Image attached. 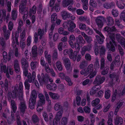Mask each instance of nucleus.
<instances>
[{
  "mask_svg": "<svg viewBox=\"0 0 125 125\" xmlns=\"http://www.w3.org/2000/svg\"><path fill=\"white\" fill-rule=\"evenodd\" d=\"M11 104V108L12 109V111L14 113L16 112L17 107V105L15 102L13 100H11L10 101Z\"/></svg>",
  "mask_w": 125,
  "mask_h": 125,
  "instance_id": "18",
  "label": "nucleus"
},
{
  "mask_svg": "<svg viewBox=\"0 0 125 125\" xmlns=\"http://www.w3.org/2000/svg\"><path fill=\"white\" fill-rule=\"evenodd\" d=\"M47 89L52 91H55L56 89L57 86L55 83H50L46 86Z\"/></svg>",
  "mask_w": 125,
  "mask_h": 125,
  "instance_id": "19",
  "label": "nucleus"
},
{
  "mask_svg": "<svg viewBox=\"0 0 125 125\" xmlns=\"http://www.w3.org/2000/svg\"><path fill=\"white\" fill-rule=\"evenodd\" d=\"M115 125H121L123 123V120L121 117L117 116L114 119Z\"/></svg>",
  "mask_w": 125,
  "mask_h": 125,
  "instance_id": "12",
  "label": "nucleus"
},
{
  "mask_svg": "<svg viewBox=\"0 0 125 125\" xmlns=\"http://www.w3.org/2000/svg\"><path fill=\"white\" fill-rule=\"evenodd\" d=\"M31 67L32 70H34L38 66L39 63L37 62H32L31 63Z\"/></svg>",
  "mask_w": 125,
  "mask_h": 125,
  "instance_id": "30",
  "label": "nucleus"
},
{
  "mask_svg": "<svg viewBox=\"0 0 125 125\" xmlns=\"http://www.w3.org/2000/svg\"><path fill=\"white\" fill-rule=\"evenodd\" d=\"M14 66L15 72L16 73L19 72L20 71V68L19 61L18 60L16 59L14 60Z\"/></svg>",
  "mask_w": 125,
  "mask_h": 125,
  "instance_id": "22",
  "label": "nucleus"
},
{
  "mask_svg": "<svg viewBox=\"0 0 125 125\" xmlns=\"http://www.w3.org/2000/svg\"><path fill=\"white\" fill-rule=\"evenodd\" d=\"M85 31H86V32L89 35H92L93 32V30L91 29H90L87 26L86 29L85 30Z\"/></svg>",
  "mask_w": 125,
  "mask_h": 125,
  "instance_id": "49",
  "label": "nucleus"
},
{
  "mask_svg": "<svg viewBox=\"0 0 125 125\" xmlns=\"http://www.w3.org/2000/svg\"><path fill=\"white\" fill-rule=\"evenodd\" d=\"M32 118V121L33 123H35L39 122V119L36 115H33Z\"/></svg>",
  "mask_w": 125,
  "mask_h": 125,
  "instance_id": "35",
  "label": "nucleus"
},
{
  "mask_svg": "<svg viewBox=\"0 0 125 125\" xmlns=\"http://www.w3.org/2000/svg\"><path fill=\"white\" fill-rule=\"evenodd\" d=\"M23 69V75L25 77H27L28 74V68H22Z\"/></svg>",
  "mask_w": 125,
  "mask_h": 125,
  "instance_id": "59",
  "label": "nucleus"
},
{
  "mask_svg": "<svg viewBox=\"0 0 125 125\" xmlns=\"http://www.w3.org/2000/svg\"><path fill=\"white\" fill-rule=\"evenodd\" d=\"M67 118L66 117H63L62 119L61 124L62 125H66L67 123Z\"/></svg>",
  "mask_w": 125,
  "mask_h": 125,
  "instance_id": "56",
  "label": "nucleus"
},
{
  "mask_svg": "<svg viewBox=\"0 0 125 125\" xmlns=\"http://www.w3.org/2000/svg\"><path fill=\"white\" fill-rule=\"evenodd\" d=\"M4 86L5 90L6 92H7L9 90V85L7 80H5Z\"/></svg>",
  "mask_w": 125,
  "mask_h": 125,
  "instance_id": "53",
  "label": "nucleus"
},
{
  "mask_svg": "<svg viewBox=\"0 0 125 125\" xmlns=\"http://www.w3.org/2000/svg\"><path fill=\"white\" fill-rule=\"evenodd\" d=\"M47 73H52L53 75L54 76H55V73L53 71V70L52 68L50 69V67L47 68V69L45 70Z\"/></svg>",
  "mask_w": 125,
  "mask_h": 125,
  "instance_id": "55",
  "label": "nucleus"
},
{
  "mask_svg": "<svg viewBox=\"0 0 125 125\" xmlns=\"http://www.w3.org/2000/svg\"><path fill=\"white\" fill-rule=\"evenodd\" d=\"M111 91L109 89H108L105 91L104 97L106 99H109L111 96Z\"/></svg>",
  "mask_w": 125,
  "mask_h": 125,
  "instance_id": "34",
  "label": "nucleus"
},
{
  "mask_svg": "<svg viewBox=\"0 0 125 125\" xmlns=\"http://www.w3.org/2000/svg\"><path fill=\"white\" fill-rule=\"evenodd\" d=\"M62 115V114L61 112L59 111L57 113L55 118L53 119V125H59V121Z\"/></svg>",
  "mask_w": 125,
  "mask_h": 125,
  "instance_id": "8",
  "label": "nucleus"
},
{
  "mask_svg": "<svg viewBox=\"0 0 125 125\" xmlns=\"http://www.w3.org/2000/svg\"><path fill=\"white\" fill-rule=\"evenodd\" d=\"M16 45H15L13 46V50L14 51V55L15 56L17 57L19 54L18 49L17 47H16Z\"/></svg>",
  "mask_w": 125,
  "mask_h": 125,
  "instance_id": "44",
  "label": "nucleus"
},
{
  "mask_svg": "<svg viewBox=\"0 0 125 125\" xmlns=\"http://www.w3.org/2000/svg\"><path fill=\"white\" fill-rule=\"evenodd\" d=\"M31 37L30 36H29L27 38V40L26 45L28 46H29L30 45L31 42Z\"/></svg>",
  "mask_w": 125,
  "mask_h": 125,
  "instance_id": "62",
  "label": "nucleus"
},
{
  "mask_svg": "<svg viewBox=\"0 0 125 125\" xmlns=\"http://www.w3.org/2000/svg\"><path fill=\"white\" fill-rule=\"evenodd\" d=\"M11 15L12 19L14 20H16L17 16L16 10H13L11 12Z\"/></svg>",
  "mask_w": 125,
  "mask_h": 125,
  "instance_id": "37",
  "label": "nucleus"
},
{
  "mask_svg": "<svg viewBox=\"0 0 125 125\" xmlns=\"http://www.w3.org/2000/svg\"><path fill=\"white\" fill-rule=\"evenodd\" d=\"M37 94L36 91L33 90L30 96L29 101V106L31 109L34 108L35 104L36 103Z\"/></svg>",
  "mask_w": 125,
  "mask_h": 125,
  "instance_id": "3",
  "label": "nucleus"
},
{
  "mask_svg": "<svg viewBox=\"0 0 125 125\" xmlns=\"http://www.w3.org/2000/svg\"><path fill=\"white\" fill-rule=\"evenodd\" d=\"M112 14L114 17H116L118 15V12L116 10L113 9L112 11Z\"/></svg>",
  "mask_w": 125,
  "mask_h": 125,
  "instance_id": "63",
  "label": "nucleus"
},
{
  "mask_svg": "<svg viewBox=\"0 0 125 125\" xmlns=\"http://www.w3.org/2000/svg\"><path fill=\"white\" fill-rule=\"evenodd\" d=\"M26 5V2L25 1H23L21 3L19 6V12L20 13H23L24 11L25 10Z\"/></svg>",
  "mask_w": 125,
  "mask_h": 125,
  "instance_id": "10",
  "label": "nucleus"
},
{
  "mask_svg": "<svg viewBox=\"0 0 125 125\" xmlns=\"http://www.w3.org/2000/svg\"><path fill=\"white\" fill-rule=\"evenodd\" d=\"M23 85L22 83L21 82H20L19 84V91L20 93H21L23 92Z\"/></svg>",
  "mask_w": 125,
  "mask_h": 125,
  "instance_id": "60",
  "label": "nucleus"
},
{
  "mask_svg": "<svg viewBox=\"0 0 125 125\" xmlns=\"http://www.w3.org/2000/svg\"><path fill=\"white\" fill-rule=\"evenodd\" d=\"M6 12L4 10H2V14L0 12V21H3V19H5L6 17Z\"/></svg>",
  "mask_w": 125,
  "mask_h": 125,
  "instance_id": "39",
  "label": "nucleus"
},
{
  "mask_svg": "<svg viewBox=\"0 0 125 125\" xmlns=\"http://www.w3.org/2000/svg\"><path fill=\"white\" fill-rule=\"evenodd\" d=\"M38 97L39 98V101L42 103L45 104V101L44 96L42 94H39L38 95Z\"/></svg>",
  "mask_w": 125,
  "mask_h": 125,
  "instance_id": "33",
  "label": "nucleus"
},
{
  "mask_svg": "<svg viewBox=\"0 0 125 125\" xmlns=\"http://www.w3.org/2000/svg\"><path fill=\"white\" fill-rule=\"evenodd\" d=\"M79 27L80 29L81 30H85L86 29L87 26L83 23H81L79 24Z\"/></svg>",
  "mask_w": 125,
  "mask_h": 125,
  "instance_id": "50",
  "label": "nucleus"
},
{
  "mask_svg": "<svg viewBox=\"0 0 125 125\" xmlns=\"http://www.w3.org/2000/svg\"><path fill=\"white\" fill-rule=\"evenodd\" d=\"M100 99L98 98H96L94 100L92 101V104L93 106H95L97 105L99 103Z\"/></svg>",
  "mask_w": 125,
  "mask_h": 125,
  "instance_id": "40",
  "label": "nucleus"
},
{
  "mask_svg": "<svg viewBox=\"0 0 125 125\" xmlns=\"http://www.w3.org/2000/svg\"><path fill=\"white\" fill-rule=\"evenodd\" d=\"M64 80H65L68 82L69 85L71 86L72 85L73 83L71 81V79L68 76H66Z\"/></svg>",
  "mask_w": 125,
  "mask_h": 125,
  "instance_id": "51",
  "label": "nucleus"
},
{
  "mask_svg": "<svg viewBox=\"0 0 125 125\" xmlns=\"http://www.w3.org/2000/svg\"><path fill=\"white\" fill-rule=\"evenodd\" d=\"M100 88V87H98V85L94 86L90 91V95H92L96 93L97 91L99 90Z\"/></svg>",
  "mask_w": 125,
  "mask_h": 125,
  "instance_id": "24",
  "label": "nucleus"
},
{
  "mask_svg": "<svg viewBox=\"0 0 125 125\" xmlns=\"http://www.w3.org/2000/svg\"><path fill=\"white\" fill-rule=\"evenodd\" d=\"M54 108V110L56 111L62 110V106L61 105L60 103H57L55 104Z\"/></svg>",
  "mask_w": 125,
  "mask_h": 125,
  "instance_id": "31",
  "label": "nucleus"
},
{
  "mask_svg": "<svg viewBox=\"0 0 125 125\" xmlns=\"http://www.w3.org/2000/svg\"><path fill=\"white\" fill-rule=\"evenodd\" d=\"M116 5L118 7L121 9H123L125 5L124 3L122 2H117L116 3Z\"/></svg>",
  "mask_w": 125,
  "mask_h": 125,
  "instance_id": "47",
  "label": "nucleus"
},
{
  "mask_svg": "<svg viewBox=\"0 0 125 125\" xmlns=\"http://www.w3.org/2000/svg\"><path fill=\"white\" fill-rule=\"evenodd\" d=\"M61 15L62 19L64 20L69 18L71 16L70 13L65 11H62L61 13Z\"/></svg>",
  "mask_w": 125,
  "mask_h": 125,
  "instance_id": "17",
  "label": "nucleus"
},
{
  "mask_svg": "<svg viewBox=\"0 0 125 125\" xmlns=\"http://www.w3.org/2000/svg\"><path fill=\"white\" fill-rule=\"evenodd\" d=\"M69 27H68V29L69 31L71 32H73L74 29L76 27V24L73 21H69Z\"/></svg>",
  "mask_w": 125,
  "mask_h": 125,
  "instance_id": "20",
  "label": "nucleus"
},
{
  "mask_svg": "<svg viewBox=\"0 0 125 125\" xmlns=\"http://www.w3.org/2000/svg\"><path fill=\"white\" fill-rule=\"evenodd\" d=\"M64 53L65 55L68 54L70 59H73V61H75L76 59L77 52L74 51L73 52V50L70 49L69 50H65L64 51Z\"/></svg>",
  "mask_w": 125,
  "mask_h": 125,
  "instance_id": "5",
  "label": "nucleus"
},
{
  "mask_svg": "<svg viewBox=\"0 0 125 125\" xmlns=\"http://www.w3.org/2000/svg\"><path fill=\"white\" fill-rule=\"evenodd\" d=\"M87 65V62L85 61H83L80 63L79 67L80 69L83 70V69L86 67Z\"/></svg>",
  "mask_w": 125,
  "mask_h": 125,
  "instance_id": "29",
  "label": "nucleus"
},
{
  "mask_svg": "<svg viewBox=\"0 0 125 125\" xmlns=\"http://www.w3.org/2000/svg\"><path fill=\"white\" fill-rule=\"evenodd\" d=\"M89 5L93 7H96L97 6V3L95 0H90L89 2Z\"/></svg>",
  "mask_w": 125,
  "mask_h": 125,
  "instance_id": "42",
  "label": "nucleus"
},
{
  "mask_svg": "<svg viewBox=\"0 0 125 125\" xmlns=\"http://www.w3.org/2000/svg\"><path fill=\"white\" fill-rule=\"evenodd\" d=\"M63 61L66 69H69L71 66V63L69 59L68 58H65L64 59Z\"/></svg>",
  "mask_w": 125,
  "mask_h": 125,
  "instance_id": "14",
  "label": "nucleus"
},
{
  "mask_svg": "<svg viewBox=\"0 0 125 125\" xmlns=\"http://www.w3.org/2000/svg\"><path fill=\"white\" fill-rule=\"evenodd\" d=\"M36 6L34 5L32 7L31 9H30L29 11V16L31 17V22L32 24L34 23L35 22L36 20V17L34 15H32L33 14H35L36 12Z\"/></svg>",
  "mask_w": 125,
  "mask_h": 125,
  "instance_id": "6",
  "label": "nucleus"
},
{
  "mask_svg": "<svg viewBox=\"0 0 125 125\" xmlns=\"http://www.w3.org/2000/svg\"><path fill=\"white\" fill-rule=\"evenodd\" d=\"M44 33V29H39L38 30V35H43Z\"/></svg>",
  "mask_w": 125,
  "mask_h": 125,
  "instance_id": "64",
  "label": "nucleus"
},
{
  "mask_svg": "<svg viewBox=\"0 0 125 125\" xmlns=\"http://www.w3.org/2000/svg\"><path fill=\"white\" fill-rule=\"evenodd\" d=\"M113 2H111L110 3H105L103 5L104 8L107 9H109L113 6Z\"/></svg>",
  "mask_w": 125,
  "mask_h": 125,
  "instance_id": "32",
  "label": "nucleus"
},
{
  "mask_svg": "<svg viewBox=\"0 0 125 125\" xmlns=\"http://www.w3.org/2000/svg\"><path fill=\"white\" fill-rule=\"evenodd\" d=\"M18 90L16 87H14L12 93L14 97H16V95L17 94Z\"/></svg>",
  "mask_w": 125,
  "mask_h": 125,
  "instance_id": "61",
  "label": "nucleus"
},
{
  "mask_svg": "<svg viewBox=\"0 0 125 125\" xmlns=\"http://www.w3.org/2000/svg\"><path fill=\"white\" fill-rule=\"evenodd\" d=\"M76 43H74V46L75 48L78 50H79L80 47L84 43L85 41L83 39L82 36L79 35L76 38Z\"/></svg>",
  "mask_w": 125,
  "mask_h": 125,
  "instance_id": "4",
  "label": "nucleus"
},
{
  "mask_svg": "<svg viewBox=\"0 0 125 125\" xmlns=\"http://www.w3.org/2000/svg\"><path fill=\"white\" fill-rule=\"evenodd\" d=\"M106 23L109 26H113L114 23V21L113 18L111 17H107L106 19Z\"/></svg>",
  "mask_w": 125,
  "mask_h": 125,
  "instance_id": "13",
  "label": "nucleus"
},
{
  "mask_svg": "<svg viewBox=\"0 0 125 125\" xmlns=\"http://www.w3.org/2000/svg\"><path fill=\"white\" fill-rule=\"evenodd\" d=\"M31 52L34 57L37 56L38 54V49L36 46L34 45L32 47L31 49Z\"/></svg>",
  "mask_w": 125,
  "mask_h": 125,
  "instance_id": "25",
  "label": "nucleus"
},
{
  "mask_svg": "<svg viewBox=\"0 0 125 125\" xmlns=\"http://www.w3.org/2000/svg\"><path fill=\"white\" fill-rule=\"evenodd\" d=\"M96 37L98 42L99 44H101L103 43L104 41V38H102L99 36L98 35H96Z\"/></svg>",
  "mask_w": 125,
  "mask_h": 125,
  "instance_id": "43",
  "label": "nucleus"
},
{
  "mask_svg": "<svg viewBox=\"0 0 125 125\" xmlns=\"http://www.w3.org/2000/svg\"><path fill=\"white\" fill-rule=\"evenodd\" d=\"M1 69L2 72H3L4 73H6L7 71L8 70V68H7L6 69V65H3L1 66Z\"/></svg>",
  "mask_w": 125,
  "mask_h": 125,
  "instance_id": "57",
  "label": "nucleus"
},
{
  "mask_svg": "<svg viewBox=\"0 0 125 125\" xmlns=\"http://www.w3.org/2000/svg\"><path fill=\"white\" fill-rule=\"evenodd\" d=\"M81 97L79 96H77L76 98V103L77 105L78 106H79L80 105L81 101Z\"/></svg>",
  "mask_w": 125,
  "mask_h": 125,
  "instance_id": "52",
  "label": "nucleus"
},
{
  "mask_svg": "<svg viewBox=\"0 0 125 125\" xmlns=\"http://www.w3.org/2000/svg\"><path fill=\"white\" fill-rule=\"evenodd\" d=\"M57 18V15L56 13H53L51 15V20L52 23H55V21Z\"/></svg>",
  "mask_w": 125,
  "mask_h": 125,
  "instance_id": "38",
  "label": "nucleus"
},
{
  "mask_svg": "<svg viewBox=\"0 0 125 125\" xmlns=\"http://www.w3.org/2000/svg\"><path fill=\"white\" fill-rule=\"evenodd\" d=\"M119 40L121 45L125 49V39L123 37H122L120 39H119Z\"/></svg>",
  "mask_w": 125,
  "mask_h": 125,
  "instance_id": "41",
  "label": "nucleus"
},
{
  "mask_svg": "<svg viewBox=\"0 0 125 125\" xmlns=\"http://www.w3.org/2000/svg\"><path fill=\"white\" fill-rule=\"evenodd\" d=\"M13 24L12 22L10 21H9L8 24V29L9 30L11 31L13 28Z\"/></svg>",
  "mask_w": 125,
  "mask_h": 125,
  "instance_id": "58",
  "label": "nucleus"
},
{
  "mask_svg": "<svg viewBox=\"0 0 125 125\" xmlns=\"http://www.w3.org/2000/svg\"><path fill=\"white\" fill-rule=\"evenodd\" d=\"M49 94L50 96L54 100H58L59 99L60 97L59 95L57 93H53L51 92H50Z\"/></svg>",
  "mask_w": 125,
  "mask_h": 125,
  "instance_id": "23",
  "label": "nucleus"
},
{
  "mask_svg": "<svg viewBox=\"0 0 125 125\" xmlns=\"http://www.w3.org/2000/svg\"><path fill=\"white\" fill-rule=\"evenodd\" d=\"M98 17L96 19V22L98 27L101 28L103 26V23L102 21Z\"/></svg>",
  "mask_w": 125,
  "mask_h": 125,
  "instance_id": "28",
  "label": "nucleus"
},
{
  "mask_svg": "<svg viewBox=\"0 0 125 125\" xmlns=\"http://www.w3.org/2000/svg\"><path fill=\"white\" fill-rule=\"evenodd\" d=\"M58 56L57 50V49L54 50L52 54V57L53 59H56Z\"/></svg>",
  "mask_w": 125,
  "mask_h": 125,
  "instance_id": "48",
  "label": "nucleus"
},
{
  "mask_svg": "<svg viewBox=\"0 0 125 125\" xmlns=\"http://www.w3.org/2000/svg\"><path fill=\"white\" fill-rule=\"evenodd\" d=\"M24 85L25 89L28 90H29L30 89V84L28 83V81L27 80H26L25 81L24 83Z\"/></svg>",
  "mask_w": 125,
  "mask_h": 125,
  "instance_id": "54",
  "label": "nucleus"
},
{
  "mask_svg": "<svg viewBox=\"0 0 125 125\" xmlns=\"http://www.w3.org/2000/svg\"><path fill=\"white\" fill-rule=\"evenodd\" d=\"M105 80V78L104 77H101L99 76H97L94 80V82L99 85L102 83Z\"/></svg>",
  "mask_w": 125,
  "mask_h": 125,
  "instance_id": "11",
  "label": "nucleus"
},
{
  "mask_svg": "<svg viewBox=\"0 0 125 125\" xmlns=\"http://www.w3.org/2000/svg\"><path fill=\"white\" fill-rule=\"evenodd\" d=\"M109 70V67L108 66L105 67L102 72L101 73L102 75H105L108 73V71Z\"/></svg>",
  "mask_w": 125,
  "mask_h": 125,
  "instance_id": "45",
  "label": "nucleus"
},
{
  "mask_svg": "<svg viewBox=\"0 0 125 125\" xmlns=\"http://www.w3.org/2000/svg\"><path fill=\"white\" fill-rule=\"evenodd\" d=\"M93 65L92 64H90L86 69H83L80 72L81 74L84 76L87 75L89 73V76L90 78H93L96 75V72L95 70L94 71Z\"/></svg>",
  "mask_w": 125,
  "mask_h": 125,
  "instance_id": "1",
  "label": "nucleus"
},
{
  "mask_svg": "<svg viewBox=\"0 0 125 125\" xmlns=\"http://www.w3.org/2000/svg\"><path fill=\"white\" fill-rule=\"evenodd\" d=\"M91 48V46L90 45H88L87 46H84L82 49L81 52L82 55H84L85 52L87 51H90Z\"/></svg>",
  "mask_w": 125,
  "mask_h": 125,
  "instance_id": "15",
  "label": "nucleus"
},
{
  "mask_svg": "<svg viewBox=\"0 0 125 125\" xmlns=\"http://www.w3.org/2000/svg\"><path fill=\"white\" fill-rule=\"evenodd\" d=\"M105 65V60L104 58H102L101 59L100 69H103L104 68Z\"/></svg>",
  "mask_w": 125,
  "mask_h": 125,
  "instance_id": "46",
  "label": "nucleus"
},
{
  "mask_svg": "<svg viewBox=\"0 0 125 125\" xmlns=\"http://www.w3.org/2000/svg\"><path fill=\"white\" fill-rule=\"evenodd\" d=\"M109 38L111 41H110L109 43L107 41L108 40H110L108 38H106L107 47V48L109 49V50L112 52H114L115 51V49L114 45L115 46L117 45V44L115 41V34L113 33L111 34L109 36Z\"/></svg>",
  "mask_w": 125,
  "mask_h": 125,
  "instance_id": "2",
  "label": "nucleus"
},
{
  "mask_svg": "<svg viewBox=\"0 0 125 125\" xmlns=\"http://www.w3.org/2000/svg\"><path fill=\"white\" fill-rule=\"evenodd\" d=\"M36 77V73L35 71H33L32 72V75L30 73H29L27 76L28 82L30 83H31L34 82L35 78Z\"/></svg>",
  "mask_w": 125,
  "mask_h": 125,
  "instance_id": "9",
  "label": "nucleus"
},
{
  "mask_svg": "<svg viewBox=\"0 0 125 125\" xmlns=\"http://www.w3.org/2000/svg\"><path fill=\"white\" fill-rule=\"evenodd\" d=\"M73 3V0H63L62 5L63 7H66L70 5H72Z\"/></svg>",
  "mask_w": 125,
  "mask_h": 125,
  "instance_id": "21",
  "label": "nucleus"
},
{
  "mask_svg": "<svg viewBox=\"0 0 125 125\" xmlns=\"http://www.w3.org/2000/svg\"><path fill=\"white\" fill-rule=\"evenodd\" d=\"M21 64L22 68H28V64L26 60L24 58L21 60Z\"/></svg>",
  "mask_w": 125,
  "mask_h": 125,
  "instance_id": "26",
  "label": "nucleus"
},
{
  "mask_svg": "<svg viewBox=\"0 0 125 125\" xmlns=\"http://www.w3.org/2000/svg\"><path fill=\"white\" fill-rule=\"evenodd\" d=\"M37 77L40 83L42 82L43 83L47 84L48 82V78L45 76L43 73H42L41 76L40 74H38L37 75Z\"/></svg>",
  "mask_w": 125,
  "mask_h": 125,
  "instance_id": "7",
  "label": "nucleus"
},
{
  "mask_svg": "<svg viewBox=\"0 0 125 125\" xmlns=\"http://www.w3.org/2000/svg\"><path fill=\"white\" fill-rule=\"evenodd\" d=\"M117 89H115L113 92L111 96V101L114 102L117 96Z\"/></svg>",
  "mask_w": 125,
  "mask_h": 125,
  "instance_id": "27",
  "label": "nucleus"
},
{
  "mask_svg": "<svg viewBox=\"0 0 125 125\" xmlns=\"http://www.w3.org/2000/svg\"><path fill=\"white\" fill-rule=\"evenodd\" d=\"M19 108L22 114L23 115H24L27 109V106L25 104L24 102H21L20 103Z\"/></svg>",
  "mask_w": 125,
  "mask_h": 125,
  "instance_id": "16",
  "label": "nucleus"
},
{
  "mask_svg": "<svg viewBox=\"0 0 125 125\" xmlns=\"http://www.w3.org/2000/svg\"><path fill=\"white\" fill-rule=\"evenodd\" d=\"M56 66L58 70L60 71H61L62 70V65L61 62L58 61L56 63Z\"/></svg>",
  "mask_w": 125,
  "mask_h": 125,
  "instance_id": "36",
  "label": "nucleus"
}]
</instances>
